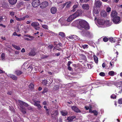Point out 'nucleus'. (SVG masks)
<instances>
[{"label":"nucleus","instance_id":"21","mask_svg":"<svg viewBox=\"0 0 122 122\" xmlns=\"http://www.w3.org/2000/svg\"><path fill=\"white\" fill-rule=\"evenodd\" d=\"M17 0H8L9 3L11 5H14L17 2Z\"/></svg>","mask_w":122,"mask_h":122},{"label":"nucleus","instance_id":"28","mask_svg":"<svg viewBox=\"0 0 122 122\" xmlns=\"http://www.w3.org/2000/svg\"><path fill=\"white\" fill-rule=\"evenodd\" d=\"M22 72L20 70H17L15 71V74L17 76H19L22 73Z\"/></svg>","mask_w":122,"mask_h":122},{"label":"nucleus","instance_id":"5","mask_svg":"<svg viewBox=\"0 0 122 122\" xmlns=\"http://www.w3.org/2000/svg\"><path fill=\"white\" fill-rule=\"evenodd\" d=\"M32 2V4L34 7H36L40 5V1L39 0H34Z\"/></svg>","mask_w":122,"mask_h":122},{"label":"nucleus","instance_id":"25","mask_svg":"<svg viewBox=\"0 0 122 122\" xmlns=\"http://www.w3.org/2000/svg\"><path fill=\"white\" fill-rule=\"evenodd\" d=\"M61 113L63 116H65L66 115L68 114L67 112L66 111H61Z\"/></svg>","mask_w":122,"mask_h":122},{"label":"nucleus","instance_id":"38","mask_svg":"<svg viewBox=\"0 0 122 122\" xmlns=\"http://www.w3.org/2000/svg\"><path fill=\"white\" fill-rule=\"evenodd\" d=\"M19 102L20 103V106L23 107V106L24 103L25 102L23 101H21L20 100H19Z\"/></svg>","mask_w":122,"mask_h":122},{"label":"nucleus","instance_id":"4","mask_svg":"<svg viewBox=\"0 0 122 122\" xmlns=\"http://www.w3.org/2000/svg\"><path fill=\"white\" fill-rule=\"evenodd\" d=\"M31 25L37 30H39L40 29V27L39 26L40 24L38 22H33L31 23Z\"/></svg>","mask_w":122,"mask_h":122},{"label":"nucleus","instance_id":"64","mask_svg":"<svg viewBox=\"0 0 122 122\" xmlns=\"http://www.w3.org/2000/svg\"><path fill=\"white\" fill-rule=\"evenodd\" d=\"M0 26H2L4 28H5L6 27V26L3 25L2 24H0Z\"/></svg>","mask_w":122,"mask_h":122},{"label":"nucleus","instance_id":"7","mask_svg":"<svg viewBox=\"0 0 122 122\" xmlns=\"http://www.w3.org/2000/svg\"><path fill=\"white\" fill-rule=\"evenodd\" d=\"M48 2L46 1H45L41 3L40 5V7L41 9H44L47 7L48 5Z\"/></svg>","mask_w":122,"mask_h":122},{"label":"nucleus","instance_id":"57","mask_svg":"<svg viewBox=\"0 0 122 122\" xmlns=\"http://www.w3.org/2000/svg\"><path fill=\"white\" fill-rule=\"evenodd\" d=\"M87 66L89 68H92V65L90 64H87Z\"/></svg>","mask_w":122,"mask_h":122},{"label":"nucleus","instance_id":"13","mask_svg":"<svg viewBox=\"0 0 122 122\" xmlns=\"http://www.w3.org/2000/svg\"><path fill=\"white\" fill-rule=\"evenodd\" d=\"M117 15V13L115 10H112L111 13V16L112 18L115 17Z\"/></svg>","mask_w":122,"mask_h":122},{"label":"nucleus","instance_id":"6","mask_svg":"<svg viewBox=\"0 0 122 122\" xmlns=\"http://www.w3.org/2000/svg\"><path fill=\"white\" fill-rule=\"evenodd\" d=\"M83 13V11L81 10H78L73 15H74V18H76L81 15Z\"/></svg>","mask_w":122,"mask_h":122},{"label":"nucleus","instance_id":"31","mask_svg":"<svg viewBox=\"0 0 122 122\" xmlns=\"http://www.w3.org/2000/svg\"><path fill=\"white\" fill-rule=\"evenodd\" d=\"M35 54L36 53L35 52L34 50L31 51L29 53V55L30 56H34Z\"/></svg>","mask_w":122,"mask_h":122},{"label":"nucleus","instance_id":"61","mask_svg":"<svg viewBox=\"0 0 122 122\" xmlns=\"http://www.w3.org/2000/svg\"><path fill=\"white\" fill-rule=\"evenodd\" d=\"M10 23H13L14 22V20L12 19H10Z\"/></svg>","mask_w":122,"mask_h":122},{"label":"nucleus","instance_id":"50","mask_svg":"<svg viewBox=\"0 0 122 122\" xmlns=\"http://www.w3.org/2000/svg\"><path fill=\"white\" fill-rule=\"evenodd\" d=\"M111 8L110 7H108L106 9L107 11L108 12H110L111 11Z\"/></svg>","mask_w":122,"mask_h":122},{"label":"nucleus","instance_id":"11","mask_svg":"<svg viewBox=\"0 0 122 122\" xmlns=\"http://www.w3.org/2000/svg\"><path fill=\"white\" fill-rule=\"evenodd\" d=\"M102 3L100 0H95V5L96 7H100L102 5Z\"/></svg>","mask_w":122,"mask_h":122},{"label":"nucleus","instance_id":"46","mask_svg":"<svg viewBox=\"0 0 122 122\" xmlns=\"http://www.w3.org/2000/svg\"><path fill=\"white\" fill-rule=\"evenodd\" d=\"M80 2L81 3H86L90 0H80Z\"/></svg>","mask_w":122,"mask_h":122},{"label":"nucleus","instance_id":"23","mask_svg":"<svg viewBox=\"0 0 122 122\" xmlns=\"http://www.w3.org/2000/svg\"><path fill=\"white\" fill-rule=\"evenodd\" d=\"M9 77L13 79L16 80H17V77L15 75H10Z\"/></svg>","mask_w":122,"mask_h":122},{"label":"nucleus","instance_id":"43","mask_svg":"<svg viewBox=\"0 0 122 122\" xmlns=\"http://www.w3.org/2000/svg\"><path fill=\"white\" fill-rule=\"evenodd\" d=\"M49 32L50 34V35L52 36H54L56 34V33L51 31H49Z\"/></svg>","mask_w":122,"mask_h":122},{"label":"nucleus","instance_id":"63","mask_svg":"<svg viewBox=\"0 0 122 122\" xmlns=\"http://www.w3.org/2000/svg\"><path fill=\"white\" fill-rule=\"evenodd\" d=\"M60 52H59L57 53H56V54H55V55L56 56H58L60 55Z\"/></svg>","mask_w":122,"mask_h":122},{"label":"nucleus","instance_id":"8","mask_svg":"<svg viewBox=\"0 0 122 122\" xmlns=\"http://www.w3.org/2000/svg\"><path fill=\"white\" fill-rule=\"evenodd\" d=\"M112 20L114 23L117 24L120 22V17L119 16H117L112 19Z\"/></svg>","mask_w":122,"mask_h":122},{"label":"nucleus","instance_id":"27","mask_svg":"<svg viewBox=\"0 0 122 122\" xmlns=\"http://www.w3.org/2000/svg\"><path fill=\"white\" fill-rule=\"evenodd\" d=\"M59 35L62 38H64L65 37V34L63 32H60L59 33Z\"/></svg>","mask_w":122,"mask_h":122},{"label":"nucleus","instance_id":"29","mask_svg":"<svg viewBox=\"0 0 122 122\" xmlns=\"http://www.w3.org/2000/svg\"><path fill=\"white\" fill-rule=\"evenodd\" d=\"M94 60L96 63H97L98 62V59L95 55H93Z\"/></svg>","mask_w":122,"mask_h":122},{"label":"nucleus","instance_id":"10","mask_svg":"<svg viewBox=\"0 0 122 122\" xmlns=\"http://www.w3.org/2000/svg\"><path fill=\"white\" fill-rule=\"evenodd\" d=\"M71 109L75 112L77 113L80 112L81 111L79 108L76 106H73L71 107Z\"/></svg>","mask_w":122,"mask_h":122},{"label":"nucleus","instance_id":"30","mask_svg":"<svg viewBox=\"0 0 122 122\" xmlns=\"http://www.w3.org/2000/svg\"><path fill=\"white\" fill-rule=\"evenodd\" d=\"M12 45L13 47L14 48L18 50H20L21 49V48L19 46H17L14 45Z\"/></svg>","mask_w":122,"mask_h":122},{"label":"nucleus","instance_id":"54","mask_svg":"<svg viewBox=\"0 0 122 122\" xmlns=\"http://www.w3.org/2000/svg\"><path fill=\"white\" fill-rule=\"evenodd\" d=\"M73 62L72 61H69L68 62L67 66H70V64H72Z\"/></svg>","mask_w":122,"mask_h":122},{"label":"nucleus","instance_id":"15","mask_svg":"<svg viewBox=\"0 0 122 122\" xmlns=\"http://www.w3.org/2000/svg\"><path fill=\"white\" fill-rule=\"evenodd\" d=\"M51 13L53 14H55L57 11V9L55 7H52L51 9Z\"/></svg>","mask_w":122,"mask_h":122},{"label":"nucleus","instance_id":"3","mask_svg":"<svg viewBox=\"0 0 122 122\" xmlns=\"http://www.w3.org/2000/svg\"><path fill=\"white\" fill-rule=\"evenodd\" d=\"M122 82L120 81L118 82H114L112 83V84L114 85L117 87H119V89L120 90L118 92L119 93H121L122 92V86L120 85L122 84Z\"/></svg>","mask_w":122,"mask_h":122},{"label":"nucleus","instance_id":"39","mask_svg":"<svg viewBox=\"0 0 122 122\" xmlns=\"http://www.w3.org/2000/svg\"><path fill=\"white\" fill-rule=\"evenodd\" d=\"M48 90L47 88L46 87H45L44 88L43 91L42 92V93L43 94H44L45 93L47 92Z\"/></svg>","mask_w":122,"mask_h":122},{"label":"nucleus","instance_id":"53","mask_svg":"<svg viewBox=\"0 0 122 122\" xmlns=\"http://www.w3.org/2000/svg\"><path fill=\"white\" fill-rule=\"evenodd\" d=\"M88 45H87L85 44L82 45V47L84 49H85L86 48H88Z\"/></svg>","mask_w":122,"mask_h":122},{"label":"nucleus","instance_id":"9","mask_svg":"<svg viewBox=\"0 0 122 122\" xmlns=\"http://www.w3.org/2000/svg\"><path fill=\"white\" fill-rule=\"evenodd\" d=\"M33 101L34 103V105L37 106L38 109L40 110L41 108V105L40 104V101H36L34 99Z\"/></svg>","mask_w":122,"mask_h":122},{"label":"nucleus","instance_id":"60","mask_svg":"<svg viewBox=\"0 0 122 122\" xmlns=\"http://www.w3.org/2000/svg\"><path fill=\"white\" fill-rule=\"evenodd\" d=\"M21 51L22 52H25V50L24 48H22V49Z\"/></svg>","mask_w":122,"mask_h":122},{"label":"nucleus","instance_id":"34","mask_svg":"<svg viewBox=\"0 0 122 122\" xmlns=\"http://www.w3.org/2000/svg\"><path fill=\"white\" fill-rule=\"evenodd\" d=\"M34 86L32 83H30L29 85V87L30 89H33L34 87Z\"/></svg>","mask_w":122,"mask_h":122},{"label":"nucleus","instance_id":"58","mask_svg":"<svg viewBox=\"0 0 122 122\" xmlns=\"http://www.w3.org/2000/svg\"><path fill=\"white\" fill-rule=\"evenodd\" d=\"M23 106L26 107H27L29 105L26 103L25 102V103H24Z\"/></svg>","mask_w":122,"mask_h":122},{"label":"nucleus","instance_id":"55","mask_svg":"<svg viewBox=\"0 0 122 122\" xmlns=\"http://www.w3.org/2000/svg\"><path fill=\"white\" fill-rule=\"evenodd\" d=\"M81 56L82 57V58L83 59H85L86 58V56L83 54H81Z\"/></svg>","mask_w":122,"mask_h":122},{"label":"nucleus","instance_id":"62","mask_svg":"<svg viewBox=\"0 0 122 122\" xmlns=\"http://www.w3.org/2000/svg\"><path fill=\"white\" fill-rule=\"evenodd\" d=\"M106 66V65L105 63L104 62L102 64V66L103 68H104L105 67V66Z\"/></svg>","mask_w":122,"mask_h":122},{"label":"nucleus","instance_id":"22","mask_svg":"<svg viewBox=\"0 0 122 122\" xmlns=\"http://www.w3.org/2000/svg\"><path fill=\"white\" fill-rule=\"evenodd\" d=\"M20 107H21V112L24 114H26V113L25 108L24 107H21L20 106Z\"/></svg>","mask_w":122,"mask_h":122},{"label":"nucleus","instance_id":"32","mask_svg":"<svg viewBox=\"0 0 122 122\" xmlns=\"http://www.w3.org/2000/svg\"><path fill=\"white\" fill-rule=\"evenodd\" d=\"M108 74L111 76H113L115 75L114 72L113 71H111L109 72Z\"/></svg>","mask_w":122,"mask_h":122},{"label":"nucleus","instance_id":"42","mask_svg":"<svg viewBox=\"0 0 122 122\" xmlns=\"http://www.w3.org/2000/svg\"><path fill=\"white\" fill-rule=\"evenodd\" d=\"M5 54L4 53H2L1 54V57L2 60H3L5 59Z\"/></svg>","mask_w":122,"mask_h":122},{"label":"nucleus","instance_id":"24","mask_svg":"<svg viewBox=\"0 0 122 122\" xmlns=\"http://www.w3.org/2000/svg\"><path fill=\"white\" fill-rule=\"evenodd\" d=\"M42 84L44 85H46L47 86H49L48 85V82L47 80L45 79L43 80L42 82Z\"/></svg>","mask_w":122,"mask_h":122},{"label":"nucleus","instance_id":"56","mask_svg":"<svg viewBox=\"0 0 122 122\" xmlns=\"http://www.w3.org/2000/svg\"><path fill=\"white\" fill-rule=\"evenodd\" d=\"M70 71H71L72 70L70 66H68L67 68Z\"/></svg>","mask_w":122,"mask_h":122},{"label":"nucleus","instance_id":"20","mask_svg":"<svg viewBox=\"0 0 122 122\" xmlns=\"http://www.w3.org/2000/svg\"><path fill=\"white\" fill-rule=\"evenodd\" d=\"M15 18L16 20L17 21H21L25 20V17H23L18 18L17 17L16 15L15 16Z\"/></svg>","mask_w":122,"mask_h":122},{"label":"nucleus","instance_id":"51","mask_svg":"<svg viewBox=\"0 0 122 122\" xmlns=\"http://www.w3.org/2000/svg\"><path fill=\"white\" fill-rule=\"evenodd\" d=\"M53 47L54 46L53 45H49L48 46V48L50 49H52Z\"/></svg>","mask_w":122,"mask_h":122},{"label":"nucleus","instance_id":"48","mask_svg":"<svg viewBox=\"0 0 122 122\" xmlns=\"http://www.w3.org/2000/svg\"><path fill=\"white\" fill-rule=\"evenodd\" d=\"M99 75L100 76H105V73L102 72L100 73Z\"/></svg>","mask_w":122,"mask_h":122},{"label":"nucleus","instance_id":"37","mask_svg":"<svg viewBox=\"0 0 122 122\" xmlns=\"http://www.w3.org/2000/svg\"><path fill=\"white\" fill-rule=\"evenodd\" d=\"M54 49H56L57 50L59 51H63V50H62L61 48H59L57 46H56V47H55L54 48Z\"/></svg>","mask_w":122,"mask_h":122},{"label":"nucleus","instance_id":"36","mask_svg":"<svg viewBox=\"0 0 122 122\" xmlns=\"http://www.w3.org/2000/svg\"><path fill=\"white\" fill-rule=\"evenodd\" d=\"M84 34L86 36H89L90 35V32L89 31L84 32Z\"/></svg>","mask_w":122,"mask_h":122},{"label":"nucleus","instance_id":"17","mask_svg":"<svg viewBox=\"0 0 122 122\" xmlns=\"http://www.w3.org/2000/svg\"><path fill=\"white\" fill-rule=\"evenodd\" d=\"M75 18L74 15H72L67 18V22H70Z\"/></svg>","mask_w":122,"mask_h":122},{"label":"nucleus","instance_id":"1","mask_svg":"<svg viewBox=\"0 0 122 122\" xmlns=\"http://www.w3.org/2000/svg\"><path fill=\"white\" fill-rule=\"evenodd\" d=\"M79 25L86 30L90 29V27L88 23L85 20H81L79 22Z\"/></svg>","mask_w":122,"mask_h":122},{"label":"nucleus","instance_id":"41","mask_svg":"<svg viewBox=\"0 0 122 122\" xmlns=\"http://www.w3.org/2000/svg\"><path fill=\"white\" fill-rule=\"evenodd\" d=\"M109 40V39L106 37H104L103 38V40L105 42H107Z\"/></svg>","mask_w":122,"mask_h":122},{"label":"nucleus","instance_id":"16","mask_svg":"<svg viewBox=\"0 0 122 122\" xmlns=\"http://www.w3.org/2000/svg\"><path fill=\"white\" fill-rule=\"evenodd\" d=\"M76 117L75 116L69 117H68L67 120H68L69 122H71L73 121V119L76 118Z\"/></svg>","mask_w":122,"mask_h":122},{"label":"nucleus","instance_id":"35","mask_svg":"<svg viewBox=\"0 0 122 122\" xmlns=\"http://www.w3.org/2000/svg\"><path fill=\"white\" fill-rule=\"evenodd\" d=\"M92 113H93L94 115L97 116L98 114V112L96 110H94L92 111Z\"/></svg>","mask_w":122,"mask_h":122},{"label":"nucleus","instance_id":"47","mask_svg":"<svg viewBox=\"0 0 122 122\" xmlns=\"http://www.w3.org/2000/svg\"><path fill=\"white\" fill-rule=\"evenodd\" d=\"M59 88V86L58 85H55L54 87V89L56 90H57Z\"/></svg>","mask_w":122,"mask_h":122},{"label":"nucleus","instance_id":"52","mask_svg":"<svg viewBox=\"0 0 122 122\" xmlns=\"http://www.w3.org/2000/svg\"><path fill=\"white\" fill-rule=\"evenodd\" d=\"M24 4V2L22 1L20 2L19 3L18 5L19 6H21L23 5Z\"/></svg>","mask_w":122,"mask_h":122},{"label":"nucleus","instance_id":"59","mask_svg":"<svg viewBox=\"0 0 122 122\" xmlns=\"http://www.w3.org/2000/svg\"><path fill=\"white\" fill-rule=\"evenodd\" d=\"M85 108L86 110H88L89 109V107L88 106H85Z\"/></svg>","mask_w":122,"mask_h":122},{"label":"nucleus","instance_id":"40","mask_svg":"<svg viewBox=\"0 0 122 122\" xmlns=\"http://www.w3.org/2000/svg\"><path fill=\"white\" fill-rule=\"evenodd\" d=\"M117 96L114 94H112L111 96V98L112 99H116Z\"/></svg>","mask_w":122,"mask_h":122},{"label":"nucleus","instance_id":"33","mask_svg":"<svg viewBox=\"0 0 122 122\" xmlns=\"http://www.w3.org/2000/svg\"><path fill=\"white\" fill-rule=\"evenodd\" d=\"M109 40L112 43H115V40L112 37H111L109 39Z\"/></svg>","mask_w":122,"mask_h":122},{"label":"nucleus","instance_id":"12","mask_svg":"<svg viewBox=\"0 0 122 122\" xmlns=\"http://www.w3.org/2000/svg\"><path fill=\"white\" fill-rule=\"evenodd\" d=\"M79 5V4L78 2L75 3V4L72 7V9L71 10V12H75L76 10V8L78 7Z\"/></svg>","mask_w":122,"mask_h":122},{"label":"nucleus","instance_id":"26","mask_svg":"<svg viewBox=\"0 0 122 122\" xmlns=\"http://www.w3.org/2000/svg\"><path fill=\"white\" fill-rule=\"evenodd\" d=\"M66 8H69L71 6V2L70 1H68L66 3Z\"/></svg>","mask_w":122,"mask_h":122},{"label":"nucleus","instance_id":"45","mask_svg":"<svg viewBox=\"0 0 122 122\" xmlns=\"http://www.w3.org/2000/svg\"><path fill=\"white\" fill-rule=\"evenodd\" d=\"M118 103L120 104H122V98H120L118 101Z\"/></svg>","mask_w":122,"mask_h":122},{"label":"nucleus","instance_id":"18","mask_svg":"<svg viewBox=\"0 0 122 122\" xmlns=\"http://www.w3.org/2000/svg\"><path fill=\"white\" fill-rule=\"evenodd\" d=\"M100 14L102 17H106L107 15L106 12L104 10L101 11Z\"/></svg>","mask_w":122,"mask_h":122},{"label":"nucleus","instance_id":"49","mask_svg":"<svg viewBox=\"0 0 122 122\" xmlns=\"http://www.w3.org/2000/svg\"><path fill=\"white\" fill-rule=\"evenodd\" d=\"M10 14L12 16H13L14 15V11H10Z\"/></svg>","mask_w":122,"mask_h":122},{"label":"nucleus","instance_id":"14","mask_svg":"<svg viewBox=\"0 0 122 122\" xmlns=\"http://www.w3.org/2000/svg\"><path fill=\"white\" fill-rule=\"evenodd\" d=\"M82 8L84 10H88L89 8V6L88 4H83L82 5Z\"/></svg>","mask_w":122,"mask_h":122},{"label":"nucleus","instance_id":"44","mask_svg":"<svg viewBox=\"0 0 122 122\" xmlns=\"http://www.w3.org/2000/svg\"><path fill=\"white\" fill-rule=\"evenodd\" d=\"M42 27L44 29H47L48 26L47 25H42Z\"/></svg>","mask_w":122,"mask_h":122},{"label":"nucleus","instance_id":"19","mask_svg":"<svg viewBox=\"0 0 122 122\" xmlns=\"http://www.w3.org/2000/svg\"><path fill=\"white\" fill-rule=\"evenodd\" d=\"M47 81L48 82V85H50L53 81L52 79L50 77L47 78Z\"/></svg>","mask_w":122,"mask_h":122},{"label":"nucleus","instance_id":"2","mask_svg":"<svg viewBox=\"0 0 122 122\" xmlns=\"http://www.w3.org/2000/svg\"><path fill=\"white\" fill-rule=\"evenodd\" d=\"M99 9H97V8L94 7V9L93 11V14L94 16H95L94 20H96L97 18H98L97 17L99 15Z\"/></svg>","mask_w":122,"mask_h":122}]
</instances>
